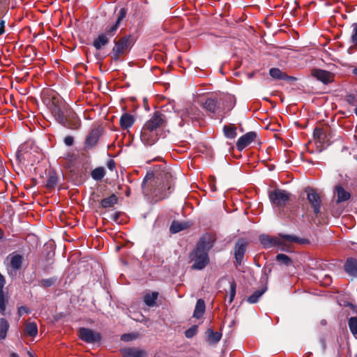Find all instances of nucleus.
<instances>
[{"mask_svg":"<svg viewBox=\"0 0 357 357\" xmlns=\"http://www.w3.org/2000/svg\"><path fill=\"white\" fill-rule=\"evenodd\" d=\"M54 118L62 126L77 130L82 126V121L73 109L64 101L53 98L50 107Z\"/></svg>","mask_w":357,"mask_h":357,"instance_id":"1","label":"nucleus"},{"mask_svg":"<svg viewBox=\"0 0 357 357\" xmlns=\"http://www.w3.org/2000/svg\"><path fill=\"white\" fill-rule=\"evenodd\" d=\"M166 115L160 111H155L143 126L140 139L146 145L154 144L159 138V130L166 126Z\"/></svg>","mask_w":357,"mask_h":357,"instance_id":"2","label":"nucleus"},{"mask_svg":"<svg viewBox=\"0 0 357 357\" xmlns=\"http://www.w3.org/2000/svg\"><path fill=\"white\" fill-rule=\"evenodd\" d=\"M155 179V183H158V191L166 197L171 193V188L174 185L172 174L166 169H162L156 174L153 172H148L142 183V188L144 189L146 183L151 180Z\"/></svg>","mask_w":357,"mask_h":357,"instance_id":"3","label":"nucleus"},{"mask_svg":"<svg viewBox=\"0 0 357 357\" xmlns=\"http://www.w3.org/2000/svg\"><path fill=\"white\" fill-rule=\"evenodd\" d=\"M113 42L114 46L112 50V59L114 61H119L130 51L135 41L133 36L129 34L119 39L115 38Z\"/></svg>","mask_w":357,"mask_h":357,"instance_id":"4","label":"nucleus"},{"mask_svg":"<svg viewBox=\"0 0 357 357\" xmlns=\"http://www.w3.org/2000/svg\"><path fill=\"white\" fill-rule=\"evenodd\" d=\"M291 194L287 190L275 188L268 192V199L274 207L280 209L287 206L290 200Z\"/></svg>","mask_w":357,"mask_h":357,"instance_id":"5","label":"nucleus"},{"mask_svg":"<svg viewBox=\"0 0 357 357\" xmlns=\"http://www.w3.org/2000/svg\"><path fill=\"white\" fill-rule=\"evenodd\" d=\"M190 259L193 262L192 268L203 270L209 264L208 253L206 251L194 249L190 254Z\"/></svg>","mask_w":357,"mask_h":357,"instance_id":"6","label":"nucleus"},{"mask_svg":"<svg viewBox=\"0 0 357 357\" xmlns=\"http://www.w3.org/2000/svg\"><path fill=\"white\" fill-rule=\"evenodd\" d=\"M78 336L82 341L89 344H100L102 341V335L89 328L82 327L78 330Z\"/></svg>","mask_w":357,"mask_h":357,"instance_id":"7","label":"nucleus"},{"mask_svg":"<svg viewBox=\"0 0 357 357\" xmlns=\"http://www.w3.org/2000/svg\"><path fill=\"white\" fill-rule=\"evenodd\" d=\"M307 195V199L313 209V212L316 216L320 213L321 206V199L319 194L315 189L311 187H306L304 190Z\"/></svg>","mask_w":357,"mask_h":357,"instance_id":"8","label":"nucleus"},{"mask_svg":"<svg viewBox=\"0 0 357 357\" xmlns=\"http://www.w3.org/2000/svg\"><path fill=\"white\" fill-rule=\"evenodd\" d=\"M102 135V132L101 128L96 127L91 129L85 137L84 149L85 151H89L94 149L98 144Z\"/></svg>","mask_w":357,"mask_h":357,"instance_id":"9","label":"nucleus"},{"mask_svg":"<svg viewBox=\"0 0 357 357\" xmlns=\"http://www.w3.org/2000/svg\"><path fill=\"white\" fill-rule=\"evenodd\" d=\"M248 247V241L244 238H239L235 243L234 255L236 263L241 266L244 259V255Z\"/></svg>","mask_w":357,"mask_h":357,"instance_id":"10","label":"nucleus"},{"mask_svg":"<svg viewBox=\"0 0 357 357\" xmlns=\"http://www.w3.org/2000/svg\"><path fill=\"white\" fill-rule=\"evenodd\" d=\"M116 34L115 31H112V29L107 26L105 29V32L99 34L93 42V46L97 50H100L102 47L106 46L109 39Z\"/></svg>","mask_w":357,"mask_h":357,"instance_id":"11","label":"nucleus"},{"mask_svg":"<svg viewBox=\"0 0 357 357\" xmlns=\"http://www.w3.org/2000/svg\"><path fill=\"white\" fill-rule=\"evenodd\" d=\"M7 258H10V264L8 269V273L10 275L16 274L17 271L22 268L24 258L22 255L15 252L10 254Z\"/></svg>","mask_w":357,"mask_h":357,"instance_id":"12","label":"nucleus"},{"mask_svg":"<svg viewBox=\"0 0 357 357\" xmlns=\"http://www.w3.org/2000/svg\"><path fill=\"white\" fill-rule=\"evenodd\" d=\"M221 102L220 101V98L216 96H211L206 98V100L202 102V105L203 108L212 114H215L219 112L221 109Z\"/></svg>","mask_w":357,"mask_h":357,"instance_id":"13","label":"nucleus"},{"mask_svg":"<svg viewBox=\"0 0 357 357\" xmlns=\"http://www.w3.org/2000/svg\"><path fill=\"white\" fill-rule=\"evenodd\" d=\"M311 75L324 84H328L334 81V74L328 70L314 68L311 70Z\"/></svg>","mask_w":357,"mask_h":357,"instance_id":"14","label":"nucleus"},{"mask_svg":"<svg viewBox=\"0 0 357 357\" xmlns=\"http://www.w3.org/2000/svg\"><path fill=\"white\" fill-rule=\"evenodd\" d=\"M5 277L0 273V313L5 315L6 305L8 303L7 291L4 290Z\"/></svg>","mask_w":357,"mask_h":357,"instance_id":"15","label":"nucleus"},{"mask_svg":"<svg viewBox=\"0 0 357 357\" xmlns=\"http://www.w3.org/2000/svg\"><path fill=\"white\" fill-rule=\"evenodd\" d=\"M257 135L255 131H250L241 136L236 142L237 149L243 151L245 147L255 141Z\"/></svg>","mask_w":357,"mask_h":357,"instance_id":"16","label":"nucleus"},{"mask_svg":"<svg viewBox=\"0 0 357 357\" xmlns=\"http://www.w3.org/2000/svg\"><path fill=\"white\" fill-rule=\"evenodd\" d=\"M259 240L262 246L266 248H271L273 246H282L284 245L282 241L277 237H272L267 234H261L259 236Z\"/></svg>","mask_w":357,"mask_h":357,"instance_id":"17","label":"nucleus"},{"mask_svg":"<svg viewBox=\"0 0 357 357\" xmlns=\"http://www.w3.org/2000/svg\"><path fill=\"white\" fill-rule=\"evenodd\" d=\"M213 246V244L210 235L204 234L199 238L195 249L206 251L207 253H208V251L212 248Z\"/></svg>","mask_w":357,"mask_h":357,"instance_id":"18","label":"nucleus"},{"mask_svg":"<svg viewBox=\"0 0 357 357\" xmlns=\"http://www.w3.org/2000/svg\"><path fill=\"white\" fill-rule=\"evenodd\" d=\"M334 192L337 196V204L348 201L351 198V193L346 190L342 185H337L334 188Z\"/></svg>","mask_w":357,"mask_h":357,"instance_id":"19","label":"nucleus"},{"mask_svg":"<svg viewBox=\"0 0 357 357\" xmlns=\"http://www.w3.org/2000/svg\"><path fill=\"white\" fill-rule=\"evenodd\" d=\"M345 272L354 278H357V259L354 258L347 259L344 265Z\"/></svg>","mask_w":357,"mask_h":357,"instance_id":"20","label":"nucleus"},{"mask_svg":"<svg viewBox=\"0 0 357 357\" xmlns=\"http://www.w3.org/2000/svg\"><path fill=\"white\" fill-rule=\"evenodd\" d=\"M134 123V116L128 113H123L119 120L120 126L123 130L132 127Z\"/></svg>","mask_w":357,"mask_h":357,"instance_id":"21","label":"nucleus"},{"mask_svg":"<svg viewBox=\"0 0 357 357\" xmlns=\"http://www.w3.org/2000/svg\"><path fill=\"white\" fill-rule=\"evenodd\" d=\"M206 305L204 301L202 298L198 299L193 312V317L200 319L204 315Z\"/></svg>","mask_w":357,"mask_h":357,"instance_id":"22","label":"nucleus"},{"mask_svg":"<svg viewBox=\"0 0 357 357\" xmlns=\"http://www.w3.org/2000/svg\"><path fill=\"white\" fill-rule=\"evenodd\" d=\"M24 335L27 337H35L38 334V326L35 322H27L24 328Z\"/></svg>","mask_w":357,"mask_h":357,"instance_id":"23","label":"nucleus"},{"mask_svg":"<svg viewBox=\"0 0 357 357\" xmlns=\"http://www.w3.org/2000/svg\"><path fill=\"white\" fill-rule=\"evenodd\" d=\"M59 177L54 170H50L48 172V178L45 187L47 189H54L57 185Z\"/></svg>","mask_w":357,"mask_h":357,"instance_id":"24","label":"nucleus"},{"mask_svg":"<svg viewBox=\"0 0 357 357\" xmlns=\"http://www.w3.org/2000/svg\"><path fill=\"white\" fill-rule=\"evenodd\" d=\"M159 294L157 291H152L146 294L143 297L144 303L149 307H154L156 305V301L158 298Z\"/></svg>","mask_w":357,"mask_h":357,"instance_id":"25","label":"nucleus"},{"mask_svg":"<svg viewBox=\"0 0 357 357\" xmlns=\"http://www.w3.org/2000/svg\"><path fill=\"white\" fill-rule=\"evenodd\" d=\"M127 11V8H121L119 10L115 23L112 26H108L112 29V31H115L116 33V31L119 27L121 21L126 17Z\"/></svg>","mask_w":357,"mask_h":357,"instance_id":"26","label":"nucleus"},{"mask_svg":"<svg viewBox=\"0 0 357 357\" xmlns=\"http://www.w3.org/2000/svg\"><path fill=\"white\" fill-rule=\"evenodd\" d=\"M220 101L222 102L223 107L222 111H230L235 105L234 98L230 95L225 96L223 98H220Z\"/></svg>","mask_w":357,"mask_h":357,"instance_id":"27","label":"nucleus"},{"mask_svg":"<svg viewBox=\"0 0 357 357\" xmlns=\"http://www.w3.org/2000/svg\"><path fill=\"white\" fill-rule=\"evenodd\" d=\"M118 202V197L112 194L108 197L104 198L100 202L101 207L104 208L114 206Z\"/></svg>","mask_w":357,"mask_h":357,"instance_id":"28","label":"nucleus"},{"mask_svg":"<svg viewBox=\"0 0 357 357\" xmlns=\"http://www.w3.org/2000/svg\"><path fill=\"white\" fill-rule=\"evenodd\" d=\"M275 260L280 265H284L286 266H293L291 259L284 254H278L275 257Z\"/></svg>","mask_w":357,"mask_h":357,"instance_id":"29","label":"nucleus"},{"mask_svg":"<svg viewBox=\"0 0 357 357\" xmlns=\"http://www.w3.org/2000/svg\"><path fill=\"white\" fill-rule=\"evenodd\" d=\"M188 227L185 222H179L177 221H173L169 227V231L171 234H176L181 231L184 230Z\"/></svg>","mask_w":357,"mask_h":357,"instance_id":"30","label":"nucleus"},{"mask_svg":"<svg viewBox=\"0 0 357 357\" xmlns=\"http://www.w3.org/2000/svg\"><path fill=\"white\" fill-rule=\"evenodd\" d=\"M223 132L227 138L231 139H234L237 135L236 128L234 125L225 126Z\"/></svg>","mask_w":357,"mask_h":357,"instance_id":"31","label":"nucleus"},{"mask_svg":"<svg viewBox=\"0 0 357 357\" xmlns=\"http://www.w3.org/2000/svg\"><path fill=\"white\" fill-rule=\"evenodd\" d=\"M313 136L317 139L320 143H324L326 141V132L322 128H315L313 132Z\"/></svg>","mask_w":357,"mask_h":357,"instance_id":"32","label":"nucleus"},{"mask_svg":"<svg viewBox=\"0 0 357 357\" xmlns=\"http://www.w3.org/2000/svg\"><path fill=\"white\" fill-rule=\"evenodd\" d=\"M267 288L264 287L261 289H258L255 291L252 295H250L248 298L247 301L249 303H256L258 302L259 298L265 293Z\"/></svg>","mask_w":357,"mask_h":357,"instance_id":"33","label":"nucleus"},{"mask_svg":"<svg viewBox=\"0 0 357 357\" xmlns=\"http://www.w3.org/2000/svg\"><path fill=\"white\" fill-rule=\"evenodd\" d=\"M9 328L8 321L4 319H0V340L5 339Z\"/></svg>","mask_w":357,"mask_h":357,"instance_id":"34","label":"nucleus"},{"mask_svg":"<svg viewBox=\"0 0 357 357\" xmlns=\"http://www.w3.org/2000/svg\"><path fill=\"white\" fill-rule=\"evenodd\" d=\"M91 175L95 181H101L105 175V169L102 167H96L91 172Z\"/></svg>","mask_w":357,"mask_h":357,"instance_id":"35","label":"nucleus"},{"mask_svg":"<svg viewBox=\"0 0 357 357\" xmlns=\"http://www.w3.org/2000/svg\"><path fill=\"white\" fill-rule=\"evenodd\" d=\"M208 333V340L211 343H216L219 342L222 337V334L219 332H215L212 329L209 328L207 331Z\"/></svg>","mask_w":357,"mask_h":357,"instance_id":"36","label":"nucleus"},{"mask_svg":"<svg viewBox=\"0 0 357 357\" xmlns=\"http://www.w3.org/2000/svg\"><path fill=\"white\" fill-rule=\"evenodd\" d=\"M280 237L284 240L289 242H294V243H303L305 240L300 238L296 236H292L289 234H279Z\"/></svg>","mask_w":357,"mask_h":357,"instance_id":"37","label":"nucleus"},{"mask_svg":"<svg viewBox=\"0 0 357 357\" xmlns=\"http://www.w3.org/2000/svg\"><path fill=\"white\" fill-rule=\"evenodd\" d=\"M146 351L138 349H129L127 351V357H145Z\"/></svg>","mask_w":357,"mask_h":357,"instance_id":"38","label":"nucleus"},{"mask_svg":"<svg viewBox=\"0 0 357 357\" xmlns=\"http://www.w3.org/2000/svg\"><path fill=\"white\" fill-rule=\"evenodd\" d=\"M284 73L282 72L278 68H272L269 70L270 76L272 77L273 79H279V80H282Z\"/></svg>","mask_w":357,"mask_h":357,"instance_id":"39","label":"nucleus"},{"mask_svg":"<svg viewBox=\"0 0 357 357\" xmlns=\"http://www.w3.org/2000/svg\"><path fill=\"white\" fill-rule=\"evenodd\" d=\"M349 330L354 335H357V317H352L349 319L348 321Z\"/></svg>","mask_w":357,"mask_h":357,"instance_id":"40","label":"nucleus"},{"mask_svg":"<svg viewBox=\"0 0 357 357\" xmlns=\"http://www.w3.org/2000/svg\"><path fill=\"white\" fill-rule=\"evenodd\" d=\"M54 255V252H49L47 253V264L43 268L45 273L49 272V271L52 268V264L54 263L52 257Z\"/></svg>","mask_w":357,"mask_h":357,"instance_id":"41","label":"nucleus"},{"mask_svg":"<svg viewBox=\"0 0 357 357\" xmlns=\"http://www.w3.org/2000/svg\"><path fill=\"white\" fill-rule=\"evenodd\" d=\"M197 332L198 326L197 325H193L185 331V336L187 338H192L197 333Z\"/></svg>","mask_w":357,"mask_h":357,"instance_id":"42","label":"nucleus"},{"mask_svg":"<svg viewBox=\"0 0 357 357\" xmlns=\"http://www.w3.org/2000/svg\"><path fill=\"white\" fill-rule=\"evenodd\" d=\"M236 282L234 280H232L230 282L229 299V303H231L234 299V297L236 295Z\"/></svg>","mask_w":357,"mask_h":357,"instance_id":"43","label":"nucleus"},{"mask_svg":"<svg viewBox=\"0 0 357 357\" xmlns=\"http://www.w3.org/2000/svg\"><path fill=\"white\" fill-rule=\"evenodd\" d=\"M138 337L137 333H125L121 336V340L123 342H130L137 339Z\"/></svg>","mask_w":357,"mask_h":357,"instance_id":"44","label":"nucleus"},{"mask_svg":"<svg viewBox=\"0 0 357 357\" xmlns=\"http://www.w3.org/2000/svg\"><path fill=\"white\" fill-rule=\"evenodd\" d=\"M56 280V279L55 278L43 279L40 281V284L43 287H50L55 283Z\"/></svg>","mask_w":357,"mask_h":357,"instance_id":"45","label":"nucleus"},{"mask_svg":"<svg viewBox=\"0 0 357 357\" xmlns=\"http://www.w3.org/2000/svg\"><path fill=\"white\" fill-rule=\"evenodd\" d=\"M353 33L351 35V41L354 46L357 48V22L352 24Z\"/></svg>","mask_w":357,"mask_h":357,"instance_id":"46","label":"nucleus"},{"mask_svg":"<svg viewBox=\"0 0 357 357\" xmlns=\"http://www.w3.org/2000/svg\"><path fill=\"white\" fill-rule=\"evenodd\" d=\"M346 101L348 104L354 106L357 105V98L354 94H349L346 96Z\"/></svg>","mask_w":357,"mask_h":357,"instance_id":"47","label":"nucleus"},{"mask_svg":"<svg viewBox=\"0 0 357 357\" xmlns=\"http://www.w3.org/2000/svg\"><path fill=\"white\" fill-rule=\"evenodd\" d=\"M31 310L26 306H20L17 309V314L20 317H22L24 314H30Z\"/></svg>","mask_w":357,"mask_h":357,"instance_id":"48","label":"nucleus"},{"mask_svg":"<svg viewBox=\"0 0 357 357\" xmlns=\"http://www.w3.org/2000/svg\"><path fill=\"white\" fill-rule=\"evenodd\" d=\"M63 142L66 146H71L74 144V137L70 135L66 136L63 139Z\"/></svg>","mask_w":357,"mask_h":357,"instance_id":"49","label":"nucleus"},{"mask_svg":"<svg viewBox=\"0 0 357 357\" xmlns=\"http://www.w3.org/2000/svg\"><path fill=\"white\" fill-rule=\"evenodd\" d=\"M115 165H116V163L113 159H109L107 161V167L109 170L113 171L115 169Z\"/></svg>","mask_w":357,"mask_h":357,"instance_id":"50","label":"nucleus"},{"mask_svg":"<svg viewBox=\"0 0 357 357\" xmlns=\"http://www.w3.org/2000/svg\"><path fill=\"white\" fill-rule=\"evenodd\" d=\"M296 79H297L296 77L288 75L285 73H284V75H283V77H282V80H287V81H291H291H296Z\"/></svg>","mask_w":357,"mask_h":357,"instance_id":"51","label":"nucleus"},{"mask_svg":"<svg viewBox=\"0 0 357 357\" xmlns=\"http://www.w3.org/2000/svg\"><path fill=\"white\" fill-rule=\"evenodd\" d=\"M5 21L1 20L0 22V36H1L5 32Z\"/></svg>","mask_w":357,"mask_h":357,"instance_id":"52","label":"nucleus"},{"mask_svg":"<svg viewBox=\"0 0 357 357\" xmlns=\"http://www.w3.org/2000/svg\"><path fill=\"white\" fill-rule=\"evenodd\" d=\"M262 272L264 274V275L266 276V278H268V275L271 273V268H269L268 270L267 271V268L266 267H264V268L262 269Z\"/></svg>","mask_w":357,"mask_h":357,"instance_id":"53","label":"nucleus"},{"mask_svg":"<svg viewBox=\"0 0 357 357\" xmlns=\"http://www.w3.org/2000/svg\"><path fill=\"white\" fill-rule=\"evenodd\" d=\"M190 112H193L195 114L197 112H199V110L196 107H192L188 109V113L189 115L190 114Z\"/></svg>","mask_w":357,"mask_h":357,"instance_id":"54","label":"nucleus"},{"mask_svg":"<svg viewBox=\"0 0 357 357\" xmlns=\"http://www.w3.org/2000/svg\"><path fill=\"white\" fill-rule=\"evenodd\" d=\"M25 351H26V353L27 354V355L29 356V357H35L36 354L33 351L28 350L26 349Z\"/></svg>","mask_w":357,"mask_h":357,"instance_id":"55","label":"nucleus"},{"mask_svg":"<svg viewBox=\"0 0 357 357\" xmlns=\"http://www.w3.org/2000/svg\"><path fill=\"white\" fill-rule=\"evenodd\" d=\"M325 280H326V283H327V284L331 282V276L326 275L325 276Z\"/></svg>","mask_w":357,"mask_h":357,"instance_id":"56","label":"nucleus"},{"mask_svg":"<svg viewBox=\"0 0 357 357\" xmlns=\"http://www.w3.org/2000/svg\"><path fill=\"white\" fill-rule=\"evenodd\" d=\"M119 217V213H115L114 214L113 217H112V219H113L114 220L116 221V220H118Z\"/></svg>","mask_w":357,"mask_h":357,"instance_id":"57","label":"nucleus"},{"mask_svg":"<svg viewBox=\"0 0 357 357\" xmlns=\"http://www.w3.org/2000/svg\"><path fill=\"white\" fill-rule=\"evenodd\" d=\"M96 59H98V60H100V61L103 60V57H102V56L100 55V54H96Z\"/></svg>","mask_w":357,"mask_h":357,"instance_id":"58","label":"nucleus"},{"mask_svg":"<svg viewBox=\"0 0 357 357\" xmlns=\"http://www.w3.org/2000/svg\"><path fill=\"white\" fill-rule=\"evenodd\" d=\"M4 236L3 231L0 228V239L3 238Z\"/></svg>","mask_w":357,"mask_h":357,"instance_id":"59","label":"nucleus"},{"mask_svg":"<svg viewBox=\"0 0 357 357\" xmlns=\"http://www.w3.org/2000/svg\"><path fill=\"white\" fill-rule=\"evenodd\" d=\"M28 49L31 50L33 52L34 56H36V52H35V49H34V47H32V46H29V47H27V50H28Z\"/></svg>","mask_w":357,"mask_h":357,"instance_id":"60","label":"nucleus"},{"mask_svg":"<svg viewBox=\"0 0 357 357\" xmlns=\"http://www.w3.org/2000/svg\"><path fill=\"white\" fill-rule=\"evenodd\" d=\"M10 357H19L18 354L15 353V352H12L10 355Z\"/></svg>","mask_w":357,"mask_h":357,"instance_id":"61","label":"nucleus"},{"mask_svg":"<svg viewBox=\"0 0 357 357\" xmlns=\"http://www.w3.org/2000/svg\"><path fill=\"white\" fill-rule=\"evenodd\" d=\"M352 73H353L354 75L357 76V68H354V69L352 70Z\"/></svg>","mask_w":357,"mask_h":357,"instance_id":"62","label":"nucleus"},{"mask_svg":"<svg viewBox=\"0 0 357 357\" xmlns=\"http://www.w3.org/2000/svg\"><path fill=\"white\" fill-rule=\"evenodd\" d=\"M130 189H128V190L126 193V196L128 197L130 195Z\"/></svg>","mask_w":357,"mask_h":357,"instance_id":"63","label":"nucleus"},{"mask_svg":"<svg viewBox=\"0 0 357 357\" xmlns=\"http://www.w3.org/2000/svg\"><path fill=\"white\" fill-rule=\"evenodd\" d=\"M354 113L357 116V107L354 109Z\"/></svg>","mask_w":357,"mask_h":357,"instance_id":"64","label":"nucleus"}]
</instances>
